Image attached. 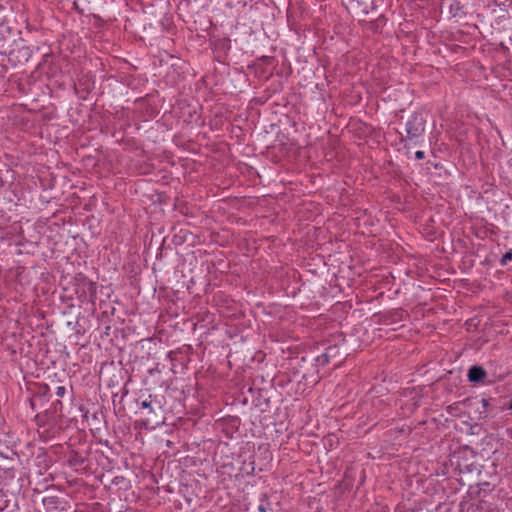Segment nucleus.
<instances>
[{"label":"nucleus","instance_id":"f257e3e1","mask_svg":"<svg viewBox=\"0 0 512 512\" xmlns=\"http://www.w3.org/2000/svg\"><path fill=\"white\" fill-rule=\"evenodd\" d=\"M426 120L419 113H413L405 124L406 137L401 139L404 147L419 145L425 133Z\"/></svg>","mask_w":512,"mask_h":512},{"label":"nucleus","instance_id":"f03ea898","mask_svg":"<svg viewBox=\"0 0 512 512\" xmlns=\"http://www.w3.org/2000/svg\"><path fill=\"white\" fill-rule=\"evenodd\" d=\"M72 287L80 305L88 303L94 305L97 298V287L94 282L79 273L73 278Z\"/></svg>","mask_w":512,"mask_h":512},{"label":"nucleus","instance_id":"7ed1b4c3","mask_svg":"<svg viewBox=\"0 0 512 512\" xmlns=\"http://www.w3.org/2000/svg\"><path fill=\"white\" fill-rule=\"evenodd\" d=\"M340 355V348L337 345H330L325 349V352L318 356L317 361L321 365L328 364L331 359H334Z\"/></svg>","mask_w":512,"mask_h":512},{"label":"nucleus","instance_id":"20e7f679","mask_svg":"<svg viewBox=\"0 0 512 512\" xmlns=\"http://www.w3.org/2000/svg\"><path fill=\"white\" fill-rule=\"evenodd\" d=\"M497 259L499 260L502 266H506L509 263V261H512V250L507 251L501 257H499V255L495 253L493 254L492 257L487 258L486 261L488 263H492Z\"/></svg>","mask_w":512,"mask_h":512},{"label":"nucleus","instance_id":"39448f33","mask_svg":"<svg viewBox=\"0 0 512 512\" xmlns=\"http://www.w3.org/2000/svg\"><path fill=\"white\" fill-rule=\"evenodd\" d=\"M42 503L47 510L57 509L59 498L57 496L44 497Z\"/></svg>","mask_w":512,"mask_h":512},{"label":"nucleus","instance_id":"423d86ee","mask_svg":"<svg viewBox=\"0 0 512 512\" xmlns=\"http://www.w3.org/2000/svg\"><path fill=\"white\" fill-rule=\"evenodd\" d=\"M271 510V503L266 494H261L260 504L258 505L259 512H268Z\"/></svg>","mask_w":512,"mask_h":512},{"label":"nucleus","instance_id":"0eeeda50","mask_svg":"<svg viewBox=\"0 0 512 512\" xmlns=\"http://www.w3.org/2000/svg\"><path fill=\"white\" fill-rule=\"evenodd\" d=\"M468 378L471 382H480V366H472L469 370Z\"/></svg>","mask_w":512,"mask_h":512},{"label":"nucleus","instance_id":"6e6552de","mask_svg":"<svg viewBox=\"0 0 512 512\" xmlns=\"http://www.w3.org/2000/svg\"><path fill=\"white\" fill-rule=\"evenodd\" d=\"M481 233H482V235H485V236H487L488 234L495 235L497 233L496 227L493 225H482Z\"/></svg>","mask_w":512,"mask_h":512},{"label":"nucleus","instance_id":"1a4fd4ad","mask_svg":"<svg viewBox=\"0 0 512 512\" xmlns=\"http://www.w3.org/2000/svg\"><path fill=\"white\" fill-rule=\"evenodd\" d=\"M151 398L152 396L149 395L148 399H145L140 403V407L143 409H148L149 413H154V409L151 406Z\"/></svg>","mask_w":512,"mask_h":512},{"label":"nucleus","instance_id":"9d476101","mask_svg":"<svg viewBox=\"0 0 512 512\" xmlns=\"http://www.w3.org/2000/svg\"><path fill=\"white\" fill-rule=\"evenodd\" d=\"M56 396L63 397L66 394V388L64 386H58L55 391Z\"/></svg>","mask_w":512,"mask_h":512},{"label":"nucleus","instance_id":"9b49d317","mask_svg":"<svg viewBox=\"0 0 512 512\" xmlns=\"http://www.w3.org/2000/svg\"><path fill=\"white\" fill-rule=\"evenodd\" d=\"M6 28L0 24V42L4 40Z\"/></svg>","mask_w":512,"mask_h":512},{"label":"nucleus","instance_id":"f8f14e48","mask_svg":"<svg viewBox=\"0 0 512 512\" xmlns=\"http://www.w3.org/2000/svg\"><path fill=\"white\" fill-rule=\"evenodd\" d=\"M424 157H425V154H424L423 151L418 150V151L415 152V158L417 160H422Z\"/></svg>","mask_w":512,"mask_h":512},{"label":"nucleus","instance_id":"ddd939ff","mask_svg":"<svg viewBox=\"0 0 512 512\" xmlns=\"http://www.w3.org/2000/svg\"><path fill=\"white\" fill-rule=\"evenodd\" d=\"M481 375H482V384L484 383V380L486 378V372L485 370L482 368V372H481Z\"/></svg>","mask_w":512,"mask_h":512},{"label":"nucleus","instance_id":"4468645a","mask_svg":"<svg viewBox=\"0 0 512 512\" xmlns=\"http://www.w3.org/2000/svg\"><path fill=\"white\" fill-rule=\"evenodd\" d=\"M5 9V6L0 2V11H3Z\"/></svg>","mask_w":512,"mask_h":512},{"label":"nucleus","instance_id":"2eb2a0df","mask_svg":"<svg viewBox=\"0 0 512 512\" xmlns=\"http://www.w3.org/2000/svg\"><path fill=\"white\" fill-rule=\"evenodd\" d=\"M508 409L512 410V400L508 403Z\"/></svg>","mask_w":512,"mask_h":512},{"label":"nucleus","instance_id":"dca6fc26","mask_svg":"<svg viewBox=\"0 0 512 512\" xmlns=\"http://www.w3.org/2000/svg\"><path fill=\"white\" fill-rule=\"evenodd\" d=\"M486 405H487L486 400L482 399V406H486Z\"/></svg>","mask_w":512,"mask_h":512},{"label":"nucleus","instance_id":"f3484780","mask_svg":"<svg viewBox=\"0 0 512 512\" xmlns=\"http://www.w3.org/2000/svg\"><path fill=\"white\" fill-rule=\"evenodd\" d=\"M481 486H482V487H483V486H489V483H483V482H482V483H481Z\"/></svg>","mask_w":512,"mask_h":512}]
</instances>
